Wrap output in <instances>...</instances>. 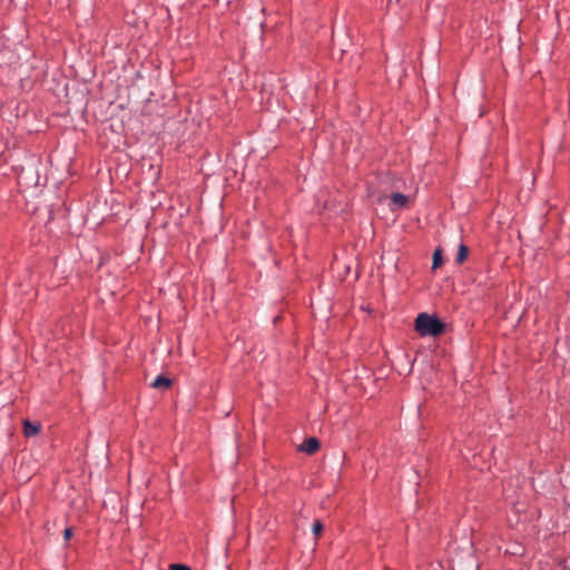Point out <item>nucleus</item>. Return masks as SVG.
<instances>
[{
  "mask_svg": "<svg viewBox=\"0 0 570 570\" xmlns=\"http://www.w3.org/2000/svg\"><path fill=\"white\" fill-rule=\"evenodd\" d=\"M415 330L422 336H439L444 333L445 324L435 316L421 313L415 320Z\"/></svg>",
  "mask_w": 570,
  "mask_h": 570,
  "instance_id": "1",
  "label": "nucleus"
},
{
  "mask_svg": "<svg viewBox=\"0 0 570 570\" xmlns=\"http://www.w3.org/2000/svg\"><path fill=\"white\" fill-rule=\"evenodd\" d=\"M320 449V442L316 438H309L298 448L299 451L313 454Z\"/></svg>",
  "mask_w": 570,
  "mask_h": 570,
  "instance_id": "2",
  "label": "nucleus"
},
{
  "mask_svg": "<svg viewBox=\"0 0 570 570\" xmlns=\"http://www.w3.org/2000/svg\"><path fill=\"white\" fill-rule=\"evenodd\" d=\"M40 430V425L36 423H31L30 421L23 422V433L26 436L30 438L36 435Z\"/></svg>",
  "mask_w": 570,
  "mask_h": 570,
  "instance_id": "3",
  "label": "nucleus"
},
{
  "mask_svg": "<svg viewBox=\"0 0 570 570\" xmlns=\"http://www.w3.org/2000/svg\"><path fill=\"white\" fill-rule=\"evenodd\" d=\"M151 386L154 389H169L171 381L168 377L159 375L151 382Z\"/></svg>",
  "mask_w": 570,
  "mask_h": 570,
  "instance_id": "4",
  "label": "nucleus"
},
{
  "mask_svg": "<svg viewBox=\"0 0 570 570\" xmlns=\"http://www.w3.org/2000/svg\"><path fill=\"white\" fill-rule=\"evenodd\" d=\"M391 200H392L393 205H395L397 207H405L409 203V197L401 193H393L391 195Z\"/></svg>",
  "mask_w": 570,
  "mask_h": 570,
  "instance_id": "5",
  "label": "nucleus"
},
{
  "mask_svg": "<svg viewBox=\"0 0 570 570\" xmlns=\"http://www.w3.org/2000/svg\"><path fill=\"white\" fill-rule=\"evenodd\" d=\"M468 254H469L468 246H465L464 244H460L458 255L455 257V263L459 265L462 264L466 259Z\"/></svg>",
  "mask_w": 570,
  "mask_h": 570,
  "instance_id": "6",
  "label": "nucleus"
},
{
  "mask_svg": "<svg viewBox=\"0 0 570 570\" xmlns=\"http://www.w3.org/2000/svg\"><path fill=\"white\" fill-rule=\"evenodd\" d=\"M442 252L441 249H435L433 253L432 268L436 269L442 265Z\"/></svg>",
  "mask_w": 570,
  "mask_h": 570,
  "instance_id": "7",
  "label": "nucleus"
},
{
  "mask_svg": "<svg viewBox=\"0 0 570 570\" xmlns=\"http://www.w3.org/2000/svg\"><path fill=\"white\" fill-rule=\"evenodd\" d=\"M323 528H324L323 523L320 520H316L313 523V528H312L313 534L317 538L322 533Z\"/></svg>",
  "mask_w": 570,
  "mask_h": 570,
  "instance_id": "8",
  "label": "nucleus"
},
{
  "mask_svg": "<svg viewBox=\"0 0 570 570\" xmlns=\"http://www.w3.org/2000/svg\"><path fill=\"white\" fill-rule=\"evenodd\" d=\"M170 570H190L189 567L185 566V564H180V563H173L170 564Z\"/></svg>",
  "mask_w": 570,
  "mask_h": 570,
  "instance_id": "9",
  "label": "nucleus"
},
{
  "mask_svg": "<svg viewBox=\"0 0 570 570\" xmlns=\"http://www.w3.org/2000/svg\"><path fill=\"white\" fill-rule=\"evenodd\" d=\"M72 537V530L70 528L65 529L63 531V538L66 541H68Z\"/></svg>",
  "mask_w": 570,
  "mask_h": 570,
  "instance_id": "10",
  "label": "nucleus"
}]
</instances>
